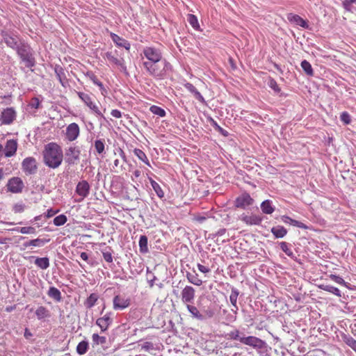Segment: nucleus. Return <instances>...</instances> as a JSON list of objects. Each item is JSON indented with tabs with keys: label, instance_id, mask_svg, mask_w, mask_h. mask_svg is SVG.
Segmentation results:
<instances>
[{
	"label": "nucleus",
	"instance_id": "nucleus-7",
	"mask_svg": "<svg viewBox=\"0 0 356 356\" xmlns=\"http://www.w3.org/2000/svg\"><path fill=\"white\" fill-rule=\"evenodd\" d=\"M81 151L79 147L71 146L65 152V161L69 165H74L79 160Z\"/></svg>",
	"mask_w": 356,
	"mask_h": 356
},
{
	"label": "nucleus",
	"instance_id": "nucleus-41",
	"mask_svg": "<svg viewBox=\"0 0 356 356\" xmlns=\"http://www.w3.org/2000/svg\"><path fill=\"white\" fill-rule=\"evenodd\" d=\"M188 23L191 24V26L195 30H199L200 29V25H199V23H198V20H197V18L195 15H192V14H189L188 15Z\"/></svg>",
	"mask_w": 356,
	"mask_h": 356
},
{
	"label": "nucleus",
	"instance_id": "nucleus-27",
	"mask_svg": "<svg viewBox=\"0 0 356 356\" xmlns=\"http://www.w3.org/2000/svg\"><path fill=\"white\" fill-rule=\"evenodd\" d=\"M238 291L237 289H232V292H231V294L229 296V300H230V302L231 304L232 305V306L236 308V310H234V309H232V311L234 313V314H236L237 313V311L238 309V306L236 305V302H237V298H238Z\"/></svg>",
	"mask_w": 356,
	"mask_h": 356
},
{
	"label": "nucleus",
	"instance_id": "nucleus-53",
	"mask_svg": "<svg viewBox=\"0 0 356 356\" xmlns=\"http://www.w3.org/2000/svg\"><path fill=\"white\" fill-rule=\"evenodd\" d=\"M154 348V344L152 342L146 341L142 345V349L145 350V351H149Z\"/></svg>",
	"mask_w": 356,
	"mask_h": 356
},
{
	"label": "nucleus",
	"instance_id": "nucleus-20",
	"mask_svg": "<svg viewBox=\"0 0 356 356\" xmlns=\"http://www.w3.org/2000/svg\"><path fill=\"white\" fill-rule=\"evenodd\" d=\"M17 148V143L15 140H8L6 142L3 151L6 157H10L15 154Z\"/></svg>",
	"mask_w": 356,
	"mask_h": 356
},
{
	"label": "nucleus",
	"instance_id": "nucleus-17",
	"mask_svg": "<svg viewBox=\"0 0 356 356\" xmlns=\"http://www.w3.org/2000/svg\"><path fill=\"white\" fill-rule=\"evenodd\" d=\"M3 36V40L7 46L15 50H16L19 45L22 42L16 35L6 33Z\"/></svg>",
	"mask_w": 356,
	"mask_h": 356
},
{
	"label": "nucleus",
	"instance_id": "nucleus-26",
	"mask_svg": "<svg viewBox=\"0 0 356 356\" xmlns=\"http://www.w3.org/2000/svg\"><path fill=\"white\" fill-rule=\"evenodd\" d=\"M271 232L276 238H281L287 234V230L283 226L277 225L271 228Z\"/></svg>",
	"mask_w": 356,
	"mask_h": 356
},
{
	"label": "nucleus",
	"instance_id": "nucleus-4",
	"mask_svg": "<svg viewBox=\"0 0 356 356\" xmlns=\"http://www.w3.org/2000/svg\"><path fill=\"white\" fill-rule=\"evenodd\" d=\"M239 341L242 343L255 349H262L266 345L264 341L254 336L242 337L239 339Z\"/></svg>",
	"mask_w": 356,
	"mask_h": 356
},
{
	"label": "nucleus",
	"instance_id": "nucleus-9",
	"mask_svg": "<svg viewBox=\"0 0 356 356\" xmlns=\"http://www.w3.org/2000/svg\"><path fill=\"white\" fill-rule=\"evenodd\" d=\"M24 185L21 178L13 177L7 184L8 190L13 193H19L22 191Z\"/></svg>",
	"mask_w": 356,
	"mask_h": 356
},
{
	"label": "nucleus",
	"instance_id": "nucleus-43",
	"mask_svg": "<svg viewBox=\"0 0 356 356\" xmlns=\"http://www.w3.org/2000/svg\"><path fill=\"white\" fill-rule=\"evenodd\" d=\"M150 111L154 114L157 115L160 117H164L165 115V111L162 108L153 105L149 108Z\"/></svg>",
	"mask_w": 356,
	"mask_h": 356
},
{
	"label": "nucleus",
	"instance_id": "nucleus-33",
	"mask_svg": "<svg viewBox=\"0 0 356 356\" xmlns=\"http://www.w3.org/2000/svg\"><path fill=\"white\" fill-rule=\"evenodd\" d=\"M35 315L39 320L49 316V312L43 306L39 307L35 311Z\"/></svg>",
	"mask_w": 356,
	"mask_h": 356
},
{
	"label": "nucleus",
	"instance_id": "nucleus-3",
	"mask_svg": "<svg viewBox=\"0 0 356 356\" xmlns=\"http://www.w3.org/2000/svg\"><path fill=\"white\" fill-rule=\"evenodd\" d=\"M143 65L148 73L155 77L161 78L165 74L164 66L159 62H144Z\"/></svg>",
	"mask_w": 356,
	"mask_h": 356
},
{
	"label": "nucleus",
	"instance_id": "nucleus-48",
	"mask_svg": "<svg viewBox=\"0 0 356 356\" xmlns=\"http://www.w3.org/2000/svg\"><path fill=\"white\" fill-rule=\"evenodd\" d=\"M330 277L332 281L335 282L336 283H337L339 284H341L343 286L346 285V282L343 280V279L342 277H341L339 275L331 274L330 275Z\"/></svg>",
	"mask_w": 356,
	"mask_h": 356
},
{
	"label": "nucleus",
	"instance_id": "nucleus-31",
	"mask_svg": "<svg viewBox=\"0 0 356 356\" xmlns=\"http://www.w3.org/2000/svg\"><path fill=\"white\" fill-rule=\"evenodd\" d=\"M35 264L42 270H45L49 266V260L47 257L36 258Z\"/></svg>",
	"mask_w": 356,
	"mask_h": 356
},
{
	"label": "nucleus",
	"instance_id": "nucleus-25",
	"mask_svg": "<svg viewBox=\"0 0 356 356\" xmlns=\"http://www.w3.org/2000/svg\"><path fill=\"white\" fill-rule=\"evenodd\" d=\"M111 38H112L113 42L118 46L122 47L127 50H129L130 49V44L127 40L120 38V36H118V35H116L115 33L111 34Z\"/></svg>",
	"mask_w": 356,
	"mask_h": 356
},
{
	"label": "nucleus",
	"instance_id": "nucleus-1",
	"mask_svg": "<svg viewBox=\"0 0 356 356\" xmlns=\"http://www.w3.org/2000/svg\"><path fill=\"white\" fill-rule=\"evenodd\" d=\"M44 163L51 168L60 165L63 159L62 148L56 143H49L44 146L43 151Z\"/></svg>",
	"mask_w": 356,
	"mask_h": 356
},
{
	"label": "nucleus",
	"instance_id": "nucleus-45",
	"mask_svg": "<svg viewBox=\"0 0 356 356\" xmlns=\"http://www.w3.org/2000/svg\"><path fill=\"white\" fill-rule=\"evenodd\" d=\"M66 222H67V217L63 214L59 215L54 219V224L56 226L63 225Z\"/></svg>",
	"mask_w": 356,
	"mask_h": 356
},
{
	"label": "nucleus",
	"instance_id": "nucleus-59",
	"mask_svg": "<svg viewBox=\"0 0 356 356\" xmlns=\"http://www.w3.org/2000/svg\"><path fill=\"white\" fill-rule=\"evenodd\" d=\"M58 212V210H54L52 209H48L47 214H46V217L48 218H51V217L54 216L55 214H56Z\"/></svg>",
	"mask_w": 356,
	"mask_h": 356
},
{
	"label": "nucleus",
	"instance_id": "nucleus-29",
	"mask_svg": "<svg viewBox=\"0 0 356 356\" xmlns=\"http://www.w3.org/2000/svg\"><path fill=\"white\" fill-rule=\"evenodd\" d=\"M47 294L50 298H53L57 302H60L62 299L60 291L54 286L49 288Z\"/></svg>",
	"mask_w": 356,
	"mask_h": 356
},
{
	"label": "nucleus",
	"instance_id": "nucleus-42",
	"mask_svg": "<svg viewBox=\"0 0 356 356\" xmlns=\"http://www.w3.org/2000/svg\"><path fill=\"white\" fill-rule=\"evenodd\" d=\"M14 230L17 231L24 234H34L36 232L35 228L33 227H17Z\"/></svg>",
	"mask_w": 356,
	"mask_h": 356
},
{
	"label": "nucleus",
	"instance_id": "nucleus-11",
	"mask_svg": "<svg viewBox=\"0 0 356 356\" xmlns=\"http://www.w3.org/2000/svg\"><path fill=\"white\" fill-rule=\"evenodd\" d=\"M16 118V112L13 108L4 109L0 115V121L3 124H10Z\"/></svg>",
	"mask_w": 356,
	"mask_h": 356
},
{
	"label": "nucleus",
	"instance_id": "nucleus-30",
	"mask_svg": "<svg viewBox=\"0 0 356 356\" xmlns=\"http://www.w3.org/2000/svg\"><path fill=\"white\" fill-rule=\"evenodd\" d=\"M319 288L321 289L323 291H325L330 292L331 293H333V294L336 295L338 297H341V296L340 290L338 288L334 287L333 286L327 285V284H321L319 286Z\"/></svg>",
	"mask_w": 356,
	"mask_h": 356
},
{
	"label": "nucleus",
	"instance_id": "nucleus-50",
	"mask_svg": "<svg viewBox=\"0 0 356 356\" xmlns=\"http://www.w3.org/2000/svg\"><path fill=\"white\" fill-rule=\"evenodd\" d=\"M340 118L346 124H348L350 122V117L347 112H343L341 114Z\"/></svg>",
	"mask_w": 356,
	"mask_h": 356
},
{
	"label": "nucleus",
	"instance_id": "nucleus-47",
	"mask_svg": "<svg viewBox=\"0 0 356 356\" xmlns=\"http://www.w3.org/2000/svg\"><path fill=\"white\" fill-rule=\"evenodd\" d=\"M280 248L289 257H293V253L292 250L290 248H289L287 243L281 242L280 243Z\"/></svg>",
	"mask_w": 356,
	"mask_h": 356
},
{
	"label": "nucleus",
	"instance_id": "nucleus-19",
	"mask_svg": "<svg viewBox=\"0 0 356 356\" xmlns=\"http://www.w3.org/2000/svg\"><path fill=\"white\" fill-rule=\"evenodd\" d=\"M104 58H106L111 63L120 67L122 71L125 72L127 70V67L124 65L123 58H118L112 52H106L105 54Z\"/></svg>",
	"mask_w": 356,
	"mask_h": 356
},
{
	"label": "nucleus",
	"instance_id": "nucleus-36",
	"mask_svg": "<svg viewBox=\"0 0 356 356\" xmlns=\"http://www.w3.org/2000/svg\"><path fill=\"white\" fill-rule=\"evenodd\" d=\"M139 248L140 251L142 253H146L148 252L147 237L146 236H140L139 239Z\"/></svg>",
	"mask_w": 356,
	"mask_h": 356
},
{
	"label": "nucleus",
	"instance_id": "nucleus-34",
	"mask_svg": "<svg viewBox=\"0 0 356 356\" xmlns=\"http://www.w3.org/2000/svg\"><path fill=\"white\" fill-rule=\"evenodd\" d=\"M186 277L188 282L194 285L200 286L202 284V281L198 278L197 273L193 274L191 273H187Z\"/></svg>",
	"mask_w": 356,
	"mask_h": 356
},
{
	"label": "nucleus",
	"instance_id": "nucleus-54",
	"mask_svg": "<svg viewBox=\"0 0 356 356\" xmlns=\"http://www.w3.org/2000/svg\"><path fill=\"white\" fill-rule=\"evenodd\" d=\"M103 257L104 260L108 263H111L113 261L112 254L109 252H103Z\"/></svg>",
	"mask_w": 356,
	"mask_h": 356
},
{
	"label": "nucleus",
	"instance_id": "nucleus-16",
	"mask_svg": "<svg viewBox=\"0 0 356 356\" xmlns=\"http://www.w3.org/2000/svg\"><path fill=\"white\" fill-rule=\"evenodd\" d=\"M239 219L248 225H258L262 221V218L255 214L248 216L243 213L240 216Z\"/></svg>",
	"mask_w": 356,
	"mask_h": 356
},
{
	"label": "nucleus",
	"instance_id": "nucleus-61",
	"mask_svg": "<svg viewBox=\"0 0 356 356\" xmlns=\"http://www.w3.org/2000/svg\"><path fill=\"white\" fill-rule=\"evenodd\" d=\"M353 3L352 2H350V1L348 0H346L344 1H343V7L347 10H350V5L352 4Z\"/></svg>",
	"mask_w": 356,
	"mask_h": 356
},
{
	"label": "nucleus",
	"instance_id": "nucleus-37",
	"mask_svg": "<svg viewBox=\"0 0 356 356\" xmlns=\"http://www.w3.org/2000/svg\"><path fill=\"white\" fill-rule=\"evenodd\" d=\"M49 240L47 239H41V238H36L33 240H31L29 242H26L24 244L25 247L29 246H42L46 243H47Z\"/></svg>",
	"mask_w": 356,
	"mask_h": 356
},
{
	"label": "nucleus",
	"instance_id": "nucleus-44",
	"mask_svg": "<svg viewBox=\"0 0 356 356\" xmlns=\"http://www.w3.org/2000/svg\"><path fill=\"white\" fill-rule=\"evenodd\" d=\"M95 148L99 154L104 152L105 145L103 140H96L95 141Z\"/></svg>",
	"mask_w": 356,
	"mask_h": 356
},
{
	"label": "nucleus",
	"instance_id": "nucleus-63",
	"mask_svg": "<svg viewBox=\"0 0 356 356\" xmlns=\"http://www.w3.org/2000/svg\"><path fill=\"white\" fill-rule=\"evenodd\" d=\"M32 337V333L29 331V329L26 328L24 331V337L26 339H29Z\"/></svg>",
	"mask_w": 356,
	"mask_h": 356
},
{
	"label": "nucleus",
	"instance_id": "nucleus-5",
	"mask_svg": "<svg viewBox=\"0 0 356 356\" xmlns=\"http://www.w3.org/2000/svg\"><path fill=\"white\" fill-rule=\"evenodd\" d=\"M143 54L149 60L148 62H160L162 58L161 51L153 47H146L144 48Z\"/></svg>",
	"mask_w": 356,
	"mask_h": 356
},
{
	"label": "nucleus",
	"instance_id": "nucleus-38",
	"mask_svg": "<svg viewBox=\"0 0 356 356\" xmlns=\"http://www.w3.org/2000/svg\"><path fill=\"white\" fill-rule=\"evenodd\" d=\"M300 65L307 75L310 76L314 75V71H313L312 67L311 64L307 60H302L301 62Z\"/></svg>",
	"mask_w": 356,
	"mask_h": 356
},
{
	"label": "nucleus",
	"instance_id": "nucleus-15",
	"mask_svg": "<svg viewBox=\"0 0 356 356\" xmlns=\"http://www.w3.org/2000/svg\"><path fill=\"white\" fill-rule=\"evenodd\" d=\"M181 296L184 303H191L195 298V289L191 286H186L181 291Z\"/></svg>",
	"mask_w": 356,
	"mask_h": 356
},
{
	"label": "nucleus",
	"instance_id": "nucleus-14",
	"mask_svg": "<svg viewBox=\"0 0 356 356\" xmlns=\"http://www.w3.org/2000/svg\"><path fill=\"white\" fill-rule=\"evenodd\" d=\"M90 188V185L86 180L81 181L77 184L76 187V193L81 197V200L78 202L83 200L89 195Z\"/></svg>",
	"mask_w": 356,
	"mask_h": 356
},
{
	"label": "nucleus",
	"instance_id": "nucleus-28",
	"mask_svg": "<svg viewBox=\"0 0 356 356\" xmlns=\"http://www.w3.org/2000/svg\"><path fill=\"white\" fill-rule=\"evenodd\" d=\"M261 209L263 213L266 214H271L274 211L275 208L272 205L270 200H266L261 204Z\"/></svg>",
	"mask_w": 356,
	"mask_h": 356
},
{
	"label": "nucleus",
	"instance_id": "nucleus-12",
	"mask_svg": "<svg viewBox=\"0 0 356 356\" xmlns=\"http://www.w3.org/2000/svg\"><path fill=\"white\" fill-rule=\"evenodd\" d=\"M79 133H80L79 127L75 122L70 124L67 127L66 130H65L66 138L70 142L75 140L79 136Z\"/></svg>",
	"mask_w": 356,
	"mask_h": 356
},
{
	"label": "nucleus",
	"instance_id": "nucleus-49",
	"mask_svg": "<svg viewBox=\"0 0 356 356\" xmlns=\"http://www.w3.org/2000/svg\"><path fill=\"white\" fill-rule=\"evenodd\" d=\"M268 86L270 88H272L274 91H275L277 92H280V90L277 82L273 79H270L269 80Z\"/></svg>",
	"mask_w": 356,
	"mask_h": 356
},
{
	"label": "nucleus",
	"instance_id": "nucleus-52",
	"mask_svg": "<svg viewBox=\"0 0 356 356\" xmlns=\"http://www.w3.org/2000/svg\"><path fill=\"white\" fill-rule=\"evenodd\" d=\"M40 105V102L38 98L33 97L31 99L29 106L33 108H38Z\"/></svg>",
	"mask_w": 356,
	"mask_h": 356
},
{
	"label": "nucleus",
	"instance_id": "nucleus-51",
	"mask_svg": "<svg viewBox=\"0 0 356 356\" xmlns=\"http://www.w3.org/2000/svg\"><path fill=\"white\" fill-rule=\"evenodd\" d=\"M228 336L229 339H234V340H239L242 337H240L239 335V331L238 330H235L234 331L230 332L228 334Z\"/></svg>",
	"mask_w": 356,
	"mask_h": 356
},
{
	"label": "nucleus",
	"instance_id": "nucleus-24",
	"mask_svg": "<svg viewBox=\"0 0 356 356\" xmlns=\"http://www.w3.org/2000/svg\"><path fill=\"white\" fill-rule=\"evenodd\" d=\"M186 308L193 318L199 321H203L205 319L204 316L199 312L195 306L186 304Z\"/></svg>",
	"mask_w": 356,
	"mask_h": 356
},
{
	"label": "nucleus",
	"instance_id": "nucleus-64",
	"mask_svg": "<svg viewBox=\"0 0 356 356\" xmlns=\"http://www.w3.org/2000/svg\"><path fill=\"white\" fill-rule=\"evenodd\" d=\"M81 258L84 260V261H88V255L86 252H81V255H80Z\"/></svg>",
	"mask_w": 356,
	"mask_h": 356
},
{
	"label": "nucleus",
	"instance_id": "nucleus-32",
	"mask_svg": "<svg viewBox=\"0 0 356 356\" xmlns=\"http://www.w3.org/2000/svg\"><path fill=\"white\" fill-rule=\"evenodd\" d=\"M98 298H99V296L97 294L91 293L89 296V297L86 299V300L85 301V303H84L85 306L88 309L92 308L95 305Z\"/></svg>",
	"mask_w": 356,
	"mask_h": 356
},
{
	"label": "nucleus",
	"instance_id": "nucleus-39",
	"mask_svg": "<svg viewBox=\"0 0 356 356\" xmlns=\"http://www.w3.org/2000/svg\"><path fill=\"white\" fill-rule=\"evenodd\" d=\"M149 181H150V184H151L154 191H155V193H156L158 197H159L160 198L163 197L164 193H163V190L161 189L160 185L157 182H156L154 180H153L152 178H149Z\"/></svg>",
	"mask_w": 356,
	"mask_h": 356
},
{
	"label": "nucleus",
	"instance_id": "nucleus-56",
	"mask_svg": "<svg viewBox=\"0 0 356 356\" xmlns=\"http://www.w3.org/2000/svg\"><path fill=\"white\" fill-rule=\"evenodd\" d=\"M291 225L300 228H306V226L302 222L293 219L292 220Z\"/></svg>",
	"mask_w": 356,
	"mask_h": 356
},
{
	"label": "nucleus",
	"instance_id": "nucleus-55",
	"mask_svg": "<svg viewBox=\"0 0 356 356\" xmlns=\"http://www.w3.org/2000/svg\"><path fill=\"white\" fill-rule=\"evenodd\" d=\"M197 268H198V270L200 272H202L203 273H209L210 271V268H208L207 266H203V265H202L200 264H197Z\"/></svg>",
	"mask_w": 356,
	"mask_h": 356
},
{
	"label": "nucleus",
	"instance_id": "nucleus-57",
	"mask_svg": "<svg viewBox=\"0 0 356 356\" xmlns=\"http://www.w3.org/2000/svg\"><path fill=\"white\" fill-rule=\"evenodd\" d=\"M347 343L356 352V341L353 338L348 339Z\"/></svg>",
	"mask_w": 356,
	"mask_h": 356
},
{
	"label": "nucleus",
	"instance_id": "nucleus-8",
	"mask_svg": "<svg viewBox=\"0 0 356 356\" xmlns=\"http://www.w3.org/2000/svg\"><path fill=\"white\" fill-rule=\"evenodd\" d=\"M130 298L117 295L113 300V307L115 310H123L130 305Z\"/></svg>",
	"mask_w": 356,
	"mask_h": 356
},
{
	"label": "nucleus",
	"instance_id": "nucleus-62",
	"mask_svg": "<svg viewBox=\"0 0 356 356\" xmlns=\"http://www.w3.org/2000/svg\"><path fill=\"white\" fill-rule=\"evenodd\" d=\"M292 218L288 217V216H284L282 217V220L286 223V224H291V222H292Z\"/></svg>",
	"mask_w": 356,
	"mask_h": 356
},
{
	"label": "nucleus",
	"instance_id": "nucleus-2",
	"mask_svg": "<svg viewBox=\"0 0 356 356\" xmlns=\"http://www.w3.org/2000/svg\"><path fill=\"white\" fill-rule=\"evenodd\" d=\"M16 51L22 61L25 63L26 67H31L34 66L35 60L31 52V48L27 44L22 42Z\"/></svg>",
	"mask_w": 356,
	"mask_h": 356
},
{
	"label": "nucleus",
	"instance_id": "nucleus-40",
	"mask_svg": "<svg viewBox=\"0 0 356 356\" xmlns=\"http://www.w3.org/2000/svg\"><path fill=\"white\" fill-rule=\"evenodd\" d=\"M88 349V343L86 341H82L76 346V352L79 355H84Z\"/></svg>",
	"mask_w": 356,
	"mask_h": 356
},
{
	"label": "nucleus",
	"instance_id": "nucleus-35",
	"mask_svg": "<svg viewBox=\"0 0 356 356\" xmlns=\"http://www.w3.org/2000/svg\"><path fill=\"white\" fill-rule=\"evenodd\" d=\"M134 153L140 161L144 162L148 166H150L149 161L146 154H145V152L143 151H142L140 149L136 148L134 150Z\"/></svg>",
	"mask_w": 356,
	"mask_h": 356
},
{
	"label": "nucleus",
	"instance_id": "nucleus-22",
	"mask_svg": "<svg viewBox=\"0 0 356 356\" xmlns=\"http://www.w3.org/2000/svg\"><path fill=\"white\" fill-rule=\"evenodd\" d=\"M56 75L59 82L63 87H66L68 85V80L66 78L64 70L60 66H56L54 69Z\"/></svg>",
	"mask_w": 356,
	"mask_h": 356
},
{
	"label": "nucleus",
	"instance_id": "nucleus-10",
	"mask_svg": "<svg viewBox=\"0 0 356 356\" xmlns=\"http://www.w3.org/2000/svg\"><path fill=\"white\" fill-rule=\"evenodd\" d=\"M22 167L26 175L35 174L38 168L36 160L33 157H27L23 160Z\"/></svg>",
	"mask_w": 356,
	"mask_h": 356
},
{
	"label": "nucleus",
	"instance_id": "nucleus-13",
	"mask_svg": "<svg viewBox=\"0 0 356 356\" xmlns=\"http://www.w3.org/2000/svg\"><path fill=\"white\" fill-rule=\"evenodd\" d=\"M253 202V199L248 193H243L236 198L235 205L236 207L245 209L252 205Z\"/></svg>",
	"mask_w": 356,
	"mask_h": 356
},
{
	"label": "nucleus",
	"instance_id": "nucleus-18",
	"mask_svg": "<svg viewBox=\"0 0 356 356\" xmlns=\"http://www.w3.org/2000/svg\"><path fill=\"white\" fill-rule=\"evenodd\" d=\"M111 312L106 313L103 317L99 318L96 321V324L101 328L102 332H105L112 323Z\"/></svg>",
	"mask_w": 356,
	"mask_h": 356
},
{
	"label": "nucleus",
	"instance_id": "nucleus-21",
	"mask_svg": "<svg viewBox=\"0 0 356 356\" xmlns=\"http://www.w3.org/2000/svg\"><path fill=\"white\" fill-rule=\"evenodd\" d=\"M287 19L289 22L294 23L302 28L308 29L309 27L307 22L298 15L290 13L287 15Z\"/></svg>",
	"mask_w": 356,
	"mask_h": 356
},
{
	"label": "nucleus",
	"instance_id": "nucleus-46",
	"mask_svg": "<svg viewBox=\"0 0 356 356\" xmlns=\"http://www.w3.org/2000/svg\"><path fill=\"white\" fill-rule=\"evenodd\" d=\"M92 341L97 344H104L106 343V337H101L98 334H93L92 336Z\"/></svg>",
	"mask_w": 356,
	"mask_h": 356
},
{
	"label": "nucleus",
	"instance_id": "nucleus-60",
	"mask_svg": "<svg viewBox=\"0 0 356 356\" xmlns=\"http://www.w3.org/2000/svg\"><path fill=\"white\" fill-rule=\"evenodd\" d=\"M118 151V155L121 157V159L124 161V162H127V157H126V155H125V153L121 149V148H118L117 149Z\"/></svg>",
	"mask_w": 356,
	"mask_h": 356
},
{
	"label": "nucleus",
	"instance_id": "nucleus-58",
	"mask_svg": "<svg viewBox=\"0 0 356 356\" xmlns=\"http://www.w3.org/2000/svg\"><path fill=\"white\" fill-rule=\"evenodd\" d=\"M111 114L113 117L116 118H120L122 117L121 112L118 109L112 110Z\"/></svg>",
	"mask_w": 356,
	"mask_h": 356
},
{
	"label": "nucleus",
	"instance_id": "nucleus-6",
	"mask_svg": "<svg viewBox=\"0 0 356 356\" xmlns=\"http://www.w3.org/2000/svg\"><path fill=\"white\" fill-rule=\"evenodd\" d=\"M79 97L90 108L97 116L103 117L99 107L92 101L90 96L82 92H77Z\"/></svg>",
	"mask_w": 356,
	"mask_h": 356
},
{
	"label": "nucleus",
	"instance_id": "nucleus-23",
	"mask_svg": "<svg viewBox=\"0 0 356 356\" xmlns=\"http://www.w3.org/2000/svg\"><path fill=\"white\" fill-rule=\"evenodd\" d=\"M184 87L191 92L195 99L200 101L202 103H204L205 100L203 96L200 94V92L196 89V88L191 83H186L184 85Z\"/></svg>",
	"mask_w": 356,
	"mask_h": 356
}]
</instances>
